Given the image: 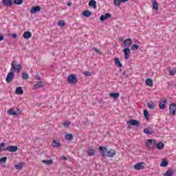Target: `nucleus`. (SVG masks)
<instances>
[{
	"label": "nucleus",
	"instance_id": "4468645a",
	"mask_svg": "<svg viewBox=\"0 0 176 176\" xmlns=\"http://www.w3.org/2000/svg\"><path fill=\"white\" fill-rule=\"evenodd\" d=\"M145 167V164L140 162L135 164L134 168L135 170H142Z\"/></svg>",
	"mask_w": 176,
	"mask_h": 176
},
{
	"label": "nucleus",
	"instance_id": "bb28decb",
	"mask_svg": "<svg viewBox=\"0 0 176 176\" xmlns=\"http://www.w3.org/2000/svg\"><path fill=\"white\" fill-rule=\"evenodd\" d=\"M65 140H67V141H72L74 140V135L71 133H67L65 135Z\"/></svg>",
	"mask_w": 176,
	"mask_h": 176
},
{
	"label": "nucleus",
	"instance_id": "f257e3e1",
	"mask_svg": "<svg viewBox=\"0 0 176 176\" xmlns=\"http://www.w3.org/2000/svg\"><path fill=\"white\" fill-rule=\"evenodd\" d=\"M99 151L101 152V156L103 157L107 156L108 157H114L116 155V151L114 149L111 148L109 151L107 149V147L99 146Z\"/></svg>",
	"mask_w": 176,
	"mask_h": 176
},
{
	"label": "nucleus",
	"instance_id": "423d86ee",
	"mask_svg": "<svg viewBox=\"0 0 176 176\" xmlns=\"http://www.w3.org/2000/svg\"><path fill=\"white\" fill-rule=\"evenodd\" d=\"M20 110L18 109V111H14V109H10L8 111V115H11L12 116H19L20 115Z\"/></svg>",
	"mask_w": 176,
	"mask_h": 176
},
{
	"label": "nucleus",
	"instance_id": "c9c22d12",
	"mask_svg": "<svg viewBox=\"0 0 176 176\" xmlns=\"http://www.w3.org/2000/svg\"><path fill=\"white\" fill-rule=\"evenodd\" d=\"M21 78H22V79H29L30 75H28V73L24 72L22 74Z\"/></svg>",
	"mask_w": 176,
	"mask_h": 176
},
{
	"label": "nucleus",
	"instance_id": "2eb2a0df",
	"mask_svg": "<svg viewBox=\"0 0 176 176\" xmlns=\"http://www.w3.org/2000/svg\"><path fill=\"white\" fill-rule=\"evenodd\" d=\"M122 2H129V0H114L113 5L118 8L120 7Z\"/></svg>",
	"mask_w": 176,
	"mask_h": 176
},
{
	"label": "nucleus",
	"instance_id": "ddd939ff",
	"mask_svg": "<svg viewBox=\"0 0 176 176\" xmlns=\"http://www.w3.org/2000/svg\"><path fill=\"white\" fill-rule=\"evenodd\" d=\"M144 134H147V135H152L153 134V129L151 127H148L144 129Z\"/></svg>",
	"mask_w": 176,
	"mask_h": 176
},
{
	"label": "nucleus",
	"instance_id": "6e6552de",
	"mask_svg": "<svg viewBox=\"0 0 176 176\" xmlns=\"http://www.w3.org/2000/svg\"><path fill=\"white\" fill-rule=\"evenodd\" d=\"M123 52L125 60H129V58H130V54L131 53V51L129 50V48H125L123 50Z\"/></svg>",
	"mask_w": 176,
	"mask_h": 176
},
{
	"label": "nucleus",
	"instance_id": "1a4fd4ad",
	"mask_svg": "<svg viewBox=\"0 0 176 176\" xmlns=\"http://www.w3.org/2000/svg\"><path fill=\"white\" fill-rule=\"evenodd\" d=\"M170 113L172 115H176V104L175 103L170 104L169 107Z\"/></svg>",
	"mask_w": 176,
	"mask_h": 176
},
{
	"label": "nucleus",
	"instance_id": "2f4dec72",
	"mask_svg": "<svg viewBox=\"0 0 176 176\" xmlns=\"http://www.w3.org/2000/svg\"><path fill=\"white\" fill-rule=\"evenodd\" d=\"M23 166H24L23 162H19V164H16L14 167L16 170H21V168H23Z\"/></svg>",
	"mask_w": 176,
	"mask_h": 176
},
{
	"label": "nucleus",
	"instance_id": "f8f14e48",
	"mask_svg": "<svg viewBox=\"0 0 176 176\" xmlns=\"http://www.w3.org/2000/svg\"><path fill=\"white\" fill-rule=\"evenodd\" d=\"M131 43H133L131 38H126L124 41V46L126 48H129L131 46Z\"/></svg>",
	"mask_w": 176,
	"mask_h": 176
},
{
	"label": "nucleus",
	"instance_id": "f704fd0d",
	"mask_svg": "<svg viewBox=\"0 0 176 176\" xmlns=\"http://www.w3.org/2000/svg\"><path fill=\"white\" fill-rule=\"evenodd\" d=\"M3 151H6V148H5V143L2 142L0 144V152H3Z\"/></svg>",
	"mask_w": 176,
	"mask_h": 176
},
{
	"label": "nucleus",
	"instance_id": "39448f33",
	"mask_svg": "<svg viewBox=\"0 0 176 176\" xmlns=\"http://www.w3.org/2000/svg\"><path fill=\"white\" fill-rule=\"evenodd\" d=\"M14 78V73H13V72H10L8 75H7V78H6V82L8 83H10V82H12L13 80V79Z\"/></svg>",
	"mask_w": 176,
	"mask_h": 176
},
{
	"label": "nucleus",
	"instance_id": "5701e85b",
	"mask_svg": "<svg viewBox=\"0 0 176 176\" xmlns=\"http://www.w3.org/2000/svg\"><path fill=\"white\" fill-rule=\"evenodd\" d=\"M174 175V170L168 169L164 174V176H173Z\"/></svg>",
	"mask_w": 176,
	"mask_h": 176
},
{
	"label": "nucleus",
	"instance_id": "5fc2aeb1",
	"mask_svg": "<svg viewBox=\"0 0 176 176\" xmlns=\"http://www.w3.org/2000/svg\"><path fill=\"white\" fill-rule=\"evenodd\" d=\"M72 6V3L69 2V3H67V6Z\"/></svg>",
	"mask_w": 176,
	"mask_h": 176
},
{
	"label": "nucleus",
	"instance_id": "72a5a7b5",
	"mask_svg": "<svg viewBox=\"0 0 176 176\" xmlns=\"http://www.w3.org/2000/svg\"><path fill=\"white\" fill-rule=\"evenodd\" d=\"M52 146H54V148H58V146H60V143L56 140H54L52 142Z\"/></svg>",
	"mask_w": 176,
	"mask_h": 176
},
{
	"label": "nucleus",
	"instance_id": "e433bc0d",
	"mask_svg": "<svg viewBox=\"0 0 176 176\" xmlns=\"http://www.w3.org/2000/svg\"><path fill=\"white\" fill-rule=\"evenodd\" d=\"M8 160V157H3L0 158V164H2V163H6V161Z\"/></svg>",
	"mask_w": 176,
	"mask_h": 176
},
{
	"label": "nucleus",
	"instance_id": "a18cd8bd",
	"mask_svg": "<svg viewBox=\"0 0 176 176\" xmlns=\"http://www.w3.org/2000/svg\"><path fill=\"white\" fill-rule=\"evenodd\" d=\"M71 124V122L69 121H66L65 122L63 123L64 127H69V125Z\"/></svg>",
	"mask_w": 176,
	"mask_h": 176
},
{
	"label": "nucleus",
	"instance_id": "a19ab883",
	"mask_svg": "<svg viewBox=\"0 0 176 176\" xmlns=\"http://www.w3.org/2000/svg\"><path fill=\"white\" fill-rule=\"evenodd\" d=\"M58 25L59 27H64L65 25V22L64 21H59Z\"/></svg>",
	"mask_w": 176,
	"mask_h": 176
},
{
	"label": "nucleus",
	"instance_id": "cd10ccee",
	"mask_svg": "<svg viewBox=\"0 0 176 176\" xmlns=\"http://www.w3.org/2000/svg\"><path fill=\"white\" fill-rule=\"evenodd\" d=\"M156 147L157 148V149H159L160 151H162V149H163L164 148V144L162 142H160L159 143L156 144Z\"/></svg>",
	"mask_w": 176,
	"mask_h": 176
},
{
	"label": "nucleus",
	"instance_id": "f3484780",
	"mask_svg": "<svg viewBox=\"0 0 176 176\" xmlns=\"http://www.w3.org/2000/svg\"><path fill=\"white\" fill-rule=\"evenodd\" d=\"M120 96V94L118 92H111L109 94V96L113 98L114 100H118Z\"/></svg>",
	"mask_w": 176,
	"mask_h": 176
},
{
	"label": "nucleus",
	"instance_id": "9b49d317",
	"mask_svg": "<svg viewBox=\"0 0 176 176\" xmlns=\"http://www.w3.org/2000/svg\"><path fill=\"white\" fill-rule=\"evenodd\" d=\"M140 122L137 120H131L126 122L128 126H138Z\"/></svg>",
	"mask_w": 176,
	"mask_h": 176
},
{
	"label": "nucleus",
	"instance_id": "dca6fc26",
	"mask_svg": "<svg viewBox=\"0 0 176 176\" xmlns=\"http://www.w3.org/2000/svg\"><path fill=\"white\" fill-rule=\"evenodd\" d=\"M2 2L3 5L6 7L12 6L14 3L13 0H3Z\"/></svg>",
	"mask_w": 176,
	"mask_h": 176
},
{
	"label": "nucleus",
	"instance_id": "473e14b6",
	"mask_svg": "<svg viewBox=\"0 0 176 176\" xmlns=\"http://www.w3.org/2000/svg\"><path fill=\"white\" fill-rule=\"evenodd\" d=\"M147 107L149 109H153V108H155V104L153 102H148L147 103Z\"/></svg>",
	"mask_w": 176,
	"mask_h": 176
},
{
	"label": "nucleus",
	"instance_id": "412c9836",
	"mask_svg": "<svg viewBox=\"0 0 176 176\" xmlns=\"http://www.w3.org/2000/svg\"><path fill=\"white\" fill-rule=\"evenodd\" d=\"M145 83L147 86L152 87L153 86V80L151 78H147L145 81Z\"/></svg>",
	"mask_w": 176,
	"mask_h": 176
},
{
	"label": "nucleus",
	"instance_id": "09e8293b",
	"mask_svg": "<svg viewBox=\"0 0 176 176\" xmlns=\"http://www.w3.org/2000/svg\"><path fill=\"white\" fill-rule=\"evenodd\" d=\"M104 17L106 19H111V14H109V13L105 14Z\"/></svg>",
	"mask_w": 176,
	"mask_h": 176
},
{
	"label": "nucleus",
	"instance_id": "de8ad7c7",
	"mask_svg": "<svg viewBox=\"0 0 176 176\" xmlns=\"http://www.w3.org/2000/svg\"><path fill=\"white\" fill-rule=\"evenodd\" d=\"M100 20V21H105V20H107V18H105V15H101Z\"/></svg>",
	"mask_w": 176,
	"mask_h": 176
},
{
	"label": "nucleus",
	"instance_id": "4c0bfd02",
	"mask_svg": "<svg viewBox=\"0 0 176 176\" xmlns=\"http://www.w3.org/2000/svg\"><path fill=\"white\" fill-rule=\"evenodd\" d=\"M169 74L172 76H174V75L176 74V69H169Z\"/></svg>",
	"mask_w": 176,
	"mask_h": 176
},
{
	"label": "nucleus",
	"instance_id": "3c124183",
	"mask_svg": "<svg viewBox=\"0 0 176 176\" xmlns=\"http://www.w3.org/2000/svg\"><path fill=\"white\" fill-rule=\"evenodd\" d=\"M35 78L36 79V80H41V77L38 75L35 76Z\"/></svg>",
	"mask_w": 176,
	"mask_h": 176
},
{
	"label": "nucleus",
	"instance_id": "b1692460",
	"mask_svg": "<svg viewBox=\"0 0 176 176\" xmlns=\"http://www.w3.org/2000/svg\"><path fill=\"white\" fill-rule=\"evenodd\" d=\"M153 9L154 10H159V3H157V1H156V0L153 1Z\"/></svg>",
	"mask_w": 176,
	"mask_h": 176
},
{
	"label": "nucleus",
	"instance_id": "393cba45",
	"mask_svg": "<svg viewBox=\"0 0 176 176\" xmlns=\"http://www.w3.org/2000/svg\"><path fill=\"white\" fill-rule=\"evenodd\" d=\"M114 63L117 67H119L120 68H122L123 67V65L120 63V60L118 58H114Z\"/></svg>",
	"mask_w": 176,
	"mask_h": 176
},
{
	"label": "nucleus",
	"instance_id": "7ed1b4c3",
	"mask_svg": "<svg viewBox=\"0 0 176 176\" xmlns=\"http://www.w3.org/2000/svg\"><path fill=\"white\" fill-rule=\"evenodd\" d=\"M146 148H148V149H153L155 146H156V140L148 139L146 143Z\"/></svg>",
	"mask_w": 176,
	"mask_h": 176
},
{
	"label": "nucleus",
	"instance_id": "c03bdc74",
	"mask_svg": "<svg viewBox=\"0 0 176 176\" xmlns=\"http://www.w3.org/2000/svg\"><path fill=\"white\" fill-rule=\"evenodd\" d=\"M83 75H85V76H91V73L88 71H85Z\"/></svg>",
	"mask_w": 176,
	"mask_h": 176
},
{
	"label": "nucleus",
	"instance_id": "aec40b11",
	"mask_svg": "<svg viewBox=\"0 0 176 176\" xmlns=\"http://www.w3.org/2000/svg\"><path fill=\"white\" fill-rule=\"evenodd\" d=\"M89 6H92V8H94V9H96L97 8V2L94 0H91L89 2Z\"/></svg>",
	"mask_w": 176,
	"mask_h": 176
},
{
	"label": "nucleus",
	"instance_id": "0eeeda50",
	"mask_svg": "<svg viewBox=\"0 0 176 176\" xmlns=\"http://www.w3.org/2000/svg\"><path fill=\"white\" fill-rule=\"evenodd\" d=\"M41 12V7L39 6L32 7L30 10V13L32 14H35V13H38Z\"/></svg>",
	"mask_w": 176,
	"mask_h": 176
},
{
	"label": "nucleus",
	"instance_id": "f03ea898",
	"mask_svg": "<svg viewBox=\"0 0 176 176\" xmlns=\"http://www.w3.org/2000/svg\"><path fill=\"white\" fill-rule=\"evenodd\" d=\"M21 70V65L20 64L17 65V62H16V60H13L11 63L10 72L13 73L20 72Z\"/></svg>",
	"mask_w": 176,
	"mask_h": 176
},
{
	"label": "nucleus",
	"instance_id": "a211bd4d",
	"mask_svg": "<svg viewBox=\"0 0 176 176\" xmlns=\"http://www.w3.org/2000/svg\"><path fill=\"white\" fill-rule=\"evenodd\" d=\"M166 104H167V100L166 99L162 100L159 104L160 109H164L166 108Z\"/></svg>",
	"mask_w": 176,
	"mask_h": 176
},
{
	"label": "nucleus",
	"instance_id": "c85d7f7f",
	"mask_svg": "<svg viewBox=\"0 0 176 176\" xmlns=\"http://www.w3.org/2000/svg\"><path fill=\"white\" fill-rule=\"evenodd\" d=\"M15 93H16V94H19V95L23 94V88H21V87H18L16 89Z\"/></svg>",
	"mask_w": 176,
	"mask_h": 176
},
{
	"label": "nucleus",
	"instance_id": "9d476101",
	"mask_svg": "<svg viewBox=\"0 0 176 176\" xmlns=\"http://www.w3.org/2000/svg\"><path fill=\"white\" fill-rule=\"evenodd\" d=\"M17 149H19V148L16 146H12V145H10L8 146H7V148H6V151H8V152H17Z\"/></svg>",
	"mask_w": 176,
	"mask_h": 176
},
{
	"label": "nucleus",
	"instance_id": "ea45409f",
	"mask_svg": "<svg viewBox=\"0 0 176 176\" xmlns=\"http://www.w3.org/2000/svg\"><path fill=\"white\" fill-rule=\"evenodd\" d=\"M144 116L146 119H149V112L147 110L144 111Z\"/></svg>",
	"mask_w": 176,
	"mask_h": 176
},
{
	"label": "nucleus",
	"instance_id": "79ce46f5",
	"mask_svg": "<svg viewBox=\"0 0 176 176\" xmlns=\"http://www.w3.org/2000/svg\"><path fill=\"white\" fill-rule=\"evenodd\" d=\"M13 2L15 3L16 5H21L23 0H14Z\"/></svg>",
	"mask_w": 176,
	"mask_h": 176
},
{
	"label": "nucleus",
	"instance_id": "37998d69",
	"mask_svg": "<svg viewBox=\"0 0 176 176\" xmlns=\"http://www.w3.org/2000/svg\"><path fill=\"white\" fill-rule=\"evenodd\" d=\"M138 45H133L131 47V50H138Z\"/></svg>",
	"mask_w": 176,
	"mask_h": 176
},
{
	"label": "nucleus",
	"instance_id": "6ab92c4d",
	"mask_svg": "<svg viewBox=\"0 0 176 176\" xmlns=\"http://www.w3.org/2000/svg\"><path fill=\"white\" fill-rule=\"evenodd\" d=\"M23 38H25V39H30V38H31V36H32V33L31 32H25L23 33Z\"/></svg>",
	"mask_w": 176,
	"mask_h": 176
},
{
	"label": "nucleus",
	"instance_id": "7c9ffc66",
	"mask_svg": "<svg viewBox=\"0 0 176 176\" xmlns=\"http://www.w3.org/2000/svg\"><path fill=\"white\" fill-rule=\"evenodd\" d=\"M43 163H44V164H46L47 166H50V164H53V160H43Z\"/></svg>",
	"mask_w": 176,
	"mask_h": 176
},
{
	"label": "nucleus",
	"instance_id": "a878e982",
	"mask_svg": "<svg viewBox=\"0 0 176 176\" xmlns=\"http://www.w3.org/2000/svg\"><path fill=\"white\" fill-rule=\"evenodd\" d=\"M43 86H45V84L43 83V82H40L34 86L33 90H35V89H39L40 87H43Z\"/></svg>",
	"mask_w": 176,
	"mask_h": 176
},
{
	"label": "nucleus",
	"instance_id": "20e7f679",
	"mask_svg": "<svg viewBox=\"0 0 176 176\" xmlns=\"http://www.w3.org/2000/svg\"><path fill=\"white\" fill-rule=\"evenodd\" d=\"M67 82L70 85H75V83H78V79L75 75L71 74L67 77Z\"/></svg>",
	"mask_w": 176,
	"mask_h": 176
},
{
	"label": "nucleus",
	"instance_id": "4be33fe9",
	"mask_svg": "<svg viewBox=\"0 0 176 176\" xmlns=\"http://www.w3.org/2000/svg\"><path fill=\"white\" fill-rule=\"evenodd\" d=\"M88 156H94L96 155V151L94 149L89 148L87 151Z\"/></svg>",
	"mask_w": 176,
	"mask_h": 176
},
{
	"label": "nucleus",
	"instance_id": "49530a36",
	"mask_svg": "<svg viewBox=\"0 0 176 176\" xmlns=\"http://www.w3.org/2000/svg\"><path fill=\"white\" fill-rule=\"evenodd\" d=\"M94 50L96 52V53H98V54H102L101 50H98V48L94 47Z\"/></svg>",
	"mask_w": 176,
	"mask_h": 176
},
{
	"label": "nucleus",
	"instance_id": "58836bf2",
	"mask_svg": "<svg viewBox=\"0 0 176 176\" xmlns=\"http://www.w3.org/2000/svg\"><path fill=\"white\" fill-rule=\"evenodd\" d=\"M168 164V162L166 160H163L162 163L160 164L161 167H166Z\"/></svg>",
	"mask_w": 176,
	"mask_h": 176
},
{
	"label": "nucleus",
	"instance_id": "c756f323",
	"mask_svg": "<svg viewBox=\"0 0 176 176\" xmlns=\"http://www.w3.org/2000/svg\"><path fill=\"white\" fill-rule=\"evenodd\" d=\"M82 14L85 17H90L91 16V12L85 10L82 12Z\"/></svg>",
	"mask_w": 176,
	"mask_h": 176
},
{
	"label": "nucleus",
	"instance_id": "603ef678",
	"mask_svg": "<svg viewBox=\"0 0 176 176\" xmlns=\"http://www.w3.org/2000/svg\"><path fill=\"white\" fill-rule=\"evenodd\" d=\"M3 41V34L0 35V42Z\"/></svg>",
	"mask_w": 176,
	"mask_h": 176
},
{
	"label": "nucleus",
	"instance_id": "864d4df0",
	"mask_svg": "<svg viewBox=\"0 0 176 176\" xmlns=\"http://www.w3.org/2000/svg\"><path fill=\"white\" fill-rule=\"evenodd\" d=\"M61 159H62V160H67V157L62 156Z\"/></svg>",
	"mask_w": 176,
	"mask_h": 176
},
{
	"label": "nucleus",
	"instance_id": "8fccbe9b",
	"mask_svg": "<svg viewBox=\"0 0 176 176\" xmlns=\"http://www.w3.org/2000/svg\"><path fill=\"white\" fill-rule=\"evenodd\" d=\"M12 38H17V34L16 33H12Z\"/></svg>",
	"mask_w": 176,
	"mask_h": 176
}]
</instances>
